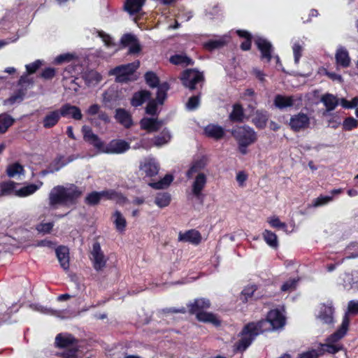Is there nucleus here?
Wrapping results in <instances>:
<instances>
[{
	"label": "nucleus",
	"instance_id": "nucleus-1",
	"mask_svg": "<svg viewBox=\"0 0 358 358\" xmlns=\"http://www.w3.org/2000/svg\"><path fill=\"white\" fill-rule=\"evenodd\" d=\"M286 324V317L278 308L271 309L266 319L246 324L238 334L240 338L234 345V351L243 352L252 344L256 337L266 331L282 329Z\"/></svg>",
	"mask_w": 358,
	"mask_h": 358
},
{
	"label": "nucleus",
	"instance_id": "nucleus-2",
	"mask_svg": "<svg viewBox=\"0 0 358 358\" xmlns=\"http://www.w3.org/2000/svg\"><path fill=\"white\" fill-rule=\"evenodd\" d=\"M83 192L80 187L75 184L55 186L48 195V204L51 208L55 209L58 206L70 207L76 206Z\"/></svg>",
	"mask_w": 358,
	"mask_h": 358
},
{
	"label": "nucleus",
	"instance_id": "nucleus-3",
	"mask_svg": "<svg viewBox=\"0 0 358 358\" xmlns=\"http://www.w3.org/2000/svg\"><path fill=\"white\" fill-rule=\"evenodd\" d=\"M231 134L237 142L238 152L243 155L248 154V148L257 141V132L248 125L233 129Z\"/></svg>",
	"mask_w": 358,
	"mask_h": 358
},
{
	"label": "nucleus",
	"instance_id": "nucleus-4",
	"mask_svg": "<svg viewBox=\"0 0 358 358\" xmlns=\"http://www.w3.org/2000/svg\"><path fill=\"white\" fill-rule=\"evenodd\" d=\"M104 198L106 200L115 201L117 203H124L127 199L121 192H117L115 189H105L101 192L92 191L87 194L85 198V203L90 206L98 205L101 199Z\"/></svg>",
	"mask_w": 358,
	"mask_h": 358
},
{
	"label": "nucleus",
	"instance_id": "nucleus-5",
	"mask_svg": "<svg viewBox=\"0 0 358 358\" xmlns=\"http://www.w3.org/2000/svg\"><path fill=\"white\" fill-rule=\"evenodd\" d=\"M139 64L140 62L137 61L117 66L109 71V75L115 76V81L117 83H127L129 81L136 80V78H132L131 76L138 69Z\"/></svg>",
	"mask_w": 358,
	"mask_h": 358
},
{
	"label": "nucleus",
	"instance_id": "nucleus-6",
	"mask_svg": "<svg viewBox=\"0 0 358 358\" xmlns=\"http://www.w3.org/2000/svg\"><path fill=\"white\" fill-rule=\"evenodd\" d=\"M182 84L190 91L196 89V85L204 80L202 72L195 69H188L183 71L180 77Z\"/></svg>",
	"mask_w": 358,
	"mask_h": 358
},
{
	"label": "nucleus",
	"instance_id": "nucleus-7",
	"mask_svg": "<svg viewBox=\"0 0 358 358\" xmlns=\"http://www.w3.org/2000/svg\"><path fill=\"white\" fill-rule=\"evenodd\" d=\"M289 125L293 131L299 132L309 127L310 118L306 114L301 112L290 117Z\"/></svg>",
	"mask_w": 358,
	"mask_h": 358
},
{
	"label": "nucleus",
	"instance_id": "nucleus-8",
	"mask_svg": "<svg viewBox=\"0 0 358 358\" xmlns=\"http://www.w3.org/2000/svg\"><path fill=\"white\" fill-rule=\"evenodd\" d=\"M78 339L69 333H60L55 337V346L60 349L70 348L78 346Z\"/></svg>",
	"mask_w": 358,
	"mask_h": 358
},
{
	"label": "nucleus",
	"instance_id": "nucleus-9",
	"mask_svg": "<svg viewBox=\"0 0 358 358\" xmlns=\"http://www.w3.org/2000/svg\"><path fill=\"white\" fill-rule=\"evenodd\" d=\"M130 148L128 142L122 139H113L104 146L102 152L108 154H120L127 151Z\"/></svg>",
	"mask_w": 358,
	"mask_h": 358
},
{
	"label": "nucleus",
	"instance_id": "nucleus-10",
	"mask_svg": "<svg viewBox=\"0 0 358 358\" xmlns=\"http://www.w3.org/2000/svg\"><path fill=\"white\" fill-rule=\"evenodd\" d=\"M82 133L83 134V139L85 142L93 145L96 149L103 151L104 148V143L98 135L93 133L91 127L87 125L83 126Z\"/></svg>",
	"mask_w": 358,
	"mask_h": 358
},
{
	"label": "nucleus",
	"instance_id": "nucleus-11",
	"mask_svg": "<svg viewBox=\"0 0 358 358\" xmlns=\"http://www.w3.org/2000/svg\"><path fill=\"white\" fill-rule=\"evenodd\" d=\"M91 253L93 257L94 268L97 271L102 270L106 266V260L105 259V256L101 250L99 243H94Z\"/></svg>",
	"mask_w": 358,
	"mask_h": 358
},
{
	"label": "nucleus",
	"instance_id": "nucleus-12",
	"mask_svg": "<svg viewBox=\"0 0 358 358\" xmlns=\"http://www.w3.org/2000/svg\"><path fill=\"white\" fill-rule=\"evenodd\" d=\"M255 45L261 52L262 60H266L270 62L272 59V52L273 48L271 42L263 38H258L255 40Z\"/></svg>",
	"mask_w": 358,
	"mask_h": 358
},
{
	"label": "nucleus",
	"instance_id": "nucleus-13",
	"mask_svg": "<svg viewBox=\"0 0 358 358\" xmlns=\"http://www.w3.org/2000/svg\"><path fill=\"white\" fill-rule=\"evenodd\" d=\"M334 308L332 302L322 303L320 308L318 318L324 324H331L334 323Z\"/></svg>",
	"mask_w": 358,
	"mask_h": 358
},
{
	"label": "nucleus",
	"instance_id": "nucleus-14",
	"mask_svg": "<svg viewBox=\"0 0 358 358\" xmlns=\"http://www.w3.org/2000/svg\"><path fill=\"white\" fill-rule=\"evenodd\" d=\"M164 124L163 120L152 117H143L140 121L141 129L147 131L148 133L158 131Z\"/></svg>",
	"mask_w": 358,
	"mask_h": 358
},
{
	"label": "nucleus",
	"instance_id": "nucleus-15",
	"mask_svg": "<svg viewBox=\"0 0 358 358\" xmlns=\"http://www.w3.org/2000/svg\"><path fill=\"white\" fill-rule=\"evenodd\" d=\"M58 110L61 117H71L76 120H80L83 118L80 109L78 106H72L70 103L62 105Z\"/></svg>",
	"mask_w": 358,
	"mask_h": 358
},
{
	"label": "nucleus",
	"instance_id": "nucleus-16",
	"mask_svg": "<svg viewBox=\"0 0 358 358\" xmlns=\"http://www.w3.org/2000/svg\"><path fill=\"white\" fill-rule=\"evenodd\" d=\"M178 241L198 245L201 241V235L200 232L196 229H189L185 232L180 231L178 234Z\"/></svg>",
	"mask_w": 358,
	"mask_h": 358
},
{
	"label": "nucleus",
	"instance_id": "nucleus-17",
	"mask_svg": "<svg viewBox=\"0 0 358 358\" xmlns=\"http://www.w3.org/2000/svg\"><path fill=\"white\" fill-rule=\"evenodd\" d=\"M188 313L190 315H196L197 313L203 312V310L208 309L210 307V302L209 299L205 298H199L194 300L192 303L187 305Z\"/></svg>",
	"mask_w": 358,
	"mask_h": 358
},
{
	"label": "nucleus",
	"instance_id": "nucleus-18",
	"mask_svg": "<svg viewBox=\"0 0 358 358\" xmlns=\"http://www.w3.org/2000/svg\"><path fill=\"white\" fill-rule=\"evenodd\" d=\"M140 169L143 171L147 177H153L157 175L159 166L152 158L145 159L141 163Z\"/></svg>",
	"mask_w": 358,
	"mask_h": 358
},
{
	"label": "nucleus",
	"instance_id": "nucleus-19",
	"mask_svg": "<svg viewBox=\"0 0 358 358\" xmlns=\"http://www.w3.org/2000/svg\"><path fill=\"white\" fill-rule=\"evenodd\" d=\"M207 182V177L205 173H199L196 176L192 186V194L198 199L202 197V190L205 187Z\"/></svg>",
	"mask_w": 358,
	"mask_h": 358
},
{
	"label": "nucleus",
	"instance_id": "nucleus-20",
	"mask_svg": "<svg viewBox=\"0 0 358 358\" xmlns=\"http://www.w3.org/2000/svg\"><path fill=\"white\" fill-rule=\"evenodd\" d=\"M204 134L215 140H220L224 138L225 131L223 127L216 124H208L203 128Z\"/></svg>",
	"mask_w": 358,
	"mask_h": 358
},
{
	"label": "nucleus",
	"instance_id": "nucleus-21",
	"mask_svg": "<svg viewBox=\"0 0 358 358\" xmlns=\"http://www.w3.org/2000/svg\"><path fill=\"white\" fill-rule=\"evenodd\" d=\"M115 118L117 122L126 129H129L133 125L131 115L124 108H117L115 110Z\"/></svg>",
	"mask_w": 358,
	"mask_h": 358
},
{
	"label": "nucleus",
	"instance_id": "nucleus-22",
	"mask_svg": "<svg viewBox=\"0 0 358 358\" xmlns=\"http://www.w3.org/2000/svg\"><path fill=\"white\" fill-rule=\"evenodd\" d=\"M55 252L61 267L64 270L68 271L70 266L69 248L66 246L60 245L55 250Z\"/></svg>",
	"mask_w": 358,
	"mask_h": 358
},
{
	"label": "nucleus",
	"instance_id": "nucleus-23",
	"mask_svg": "<svg viewBox=\"0 0 358 358\" xmlns=\"http://www.w3.org/2000/svg\"><path fill=\"white\" fill-rule=\"evenodd\" d=\"M268 113L266 110H256L252 122L259 129H263L266 127L268 120Z\"/></svg>",
	"mask_w": 358,
	"mask_h": 358
},
{
	"label": "nucleus",
	"instance_id": "nucleus-24",
	"mask_svg": "<svg viewBox=\"0 0 358 358\" xmlns=\"http://www.w3.org/2000/svg\"><path fill=\"white\" fill-rule=\"evenodd\" d=\"M349 319L345 316L339 328L327 339L328 341L337 342L345 336L349 327Z\"/></svg>",
	"mask_w": 358,
	"mask_h": 358
},
{
	"label": "nucleus",
	"instance_id": "nucleus-25",
	"mask_svg": "<svg viewBox=\"0 0 358 358\" xmlns=\"http://www.w3.org/2000/svg\"><path fill=\"white\" fill-rule=\"evenodd\" d=\"M61 116L58 110L48 113L42 120L43 127L45 129H51L57 124Z\"/></svg>",
	"mask_w": 358,
	"mask_h": 358
},
{
	"label": "nucleus",
	"instance_id": "nucleus-26",
	"mask_svg": "<svg viewBox=\"0 0 358 358\" xmlns=\"http://www.w3.org/2000/svg\"><path fill=\"white\" fill-rule=\"evenodd\" d=\"M245 113L243 106L239 103H236L232 106V110L229 115V119L231 122L241 123L244 121Z\"/></svg>",
	"mask_w": 358,
	"mask_h": 358
},
{
	"label": "nucleus",
	"instance_id": "nucleus-27",
	"mask_svg": "<svg viewBox=\"0 0 358 358\" xmlns=\"http://www.w3.org/2000/svg\"><path fill=\"white\" fill-rule=\"evenodd\" d=\"M145 1L146 0H126L124 10L130 15L137 14L142 10Z\"/></svg>",
	"mask_w": 358,
	"mask_h": 358
},
{
	"label": "nucleus",
	"instance_id": "nucleus-28",
	"mask_svg": "<svg viewBox=\"0 0 358 358\" xmlns=\"http://www.w3.org/2000/svg\"><path fill=\"white\" fill-rule=\"evenodd\" d=\"M273 103L276 108L282 110L287 107H292L294 104V99L292 96H285L282 94L275 95Z\"/></svg>",
	"mask_w": 358,
	"mask_h": 358
},
{
	"label": "nucleus",
	"instance_id": "nucleus-29",
	"mask_svg": "<svg viewBox=\"0 0 358 358\" xmlns=\"http://www.w3.org/2000/svg\"><path fill=\"white\" fill-rule=\"evenodd\" d=\"M206 166V159L204 156L192 162L189 169L186 173L188 178H192L193 176L203 170Z\"/></svg>",
	"mask_w": 358,
	"mask_h": 358
},
{
	"label": "nucleus",
	"instance_id": "nucleus-30",
	"mask_svg": "<svg viewBox=\"0 0 358 358\" xmlns=\"http://www.w3.org/2000/svg\"><path fill=\"white\" fill-rule=\"evenodd\" d=\"M151 96L150 92L148 90H141L135 92L131 99V105L134 107L142 106Z\"/></svg>",
	"mask_w": 358,
	"mask_h": 358
},
{
	"label": "nucleus",
	"instance_id": "nucleus-31",
	"mask_svg": "<svg viewBox=\"0 0 358 358\" xmlns=\"http://www.w3.org/2000/svg\"><path fill=\"white\" fill-rule=\"evenodd\" d=\"M196 318L199 322L211 323L216 327H218L221 324L220 320L213 313H208L205 311L199 312L197 313Z\"/></svg>",
	"mask_w": 358,
	"mask_h": 358
},
{
	"label": "nucleus",
	"instance_id": "nucleus-32",
	"mask_svg": "<svg viewBox=\"0 0 358 358\" xmlns=\"http://www.w3.org/2000/svg\"><path fill=\"white\" fill-rule=\"evenodd\" d=\"M258 286L255 284L245 286L241 291L239 299L243 303H246L253 299L255 292L257 290Z\"/></svg>",
	"mask_w": 358,
	"mask_h": 358
},
{
	"label": "nucleus",
	"instance_id": "nucleus-33",
	"mask_svg": "<svg viewBox=\"0 0 358 358\" xmlns=\"http://www.w3.org/2000/svg\"><path fill=\"white\" fill-rule=\"evenodd\" d=\"M337 64L347 68L350 64V58L346 49L341 48L336 51L335 55Z\"/></svg>",
	"mask_w": 358,
	"mask_h": 358
},
{
	"label": "nucleus",
	"instance_id": "nucleus-34",
	"mask_svg": "<svg viewBox=\"0 0 358 358\" xmlns=\"http://www.w3.org/2000/svg\"><path fill=\"white\" fill-rule=\"evenodd\" d=\"M321 101L324 103L327 111L334 110L339 104V99L331 94H325L321 98Z\"/></svg>",
	"mask_w": 358,
	"mask_h": 358
},
{
	"label": "nucleus",
	"instance_id": "nucleus-35",
	"mask_svg": "<svg viewBox=\"0 0 358 358\" xmlns=\"http://www.w3.org/2000/svg\"><path fill=\"white\" fill-rule=\"evenodd\" d=\"M171 201V194L169 192H159L156 194L155 203L159 208L168 206Z\"/></svg>",
	"mask_w": 358,
	"mask_h": 358
},
{
	"label": "nucleus",
	"instance_id": "nucleus-36",
	"mask_svg": "<svg viewBox=\"0 0 358 358\" xmlns=\"http://www.w3.org/2000/svg\"><path fill=\"white\" fill-rule=\"evenodd\" d=\"M262 236L265 242L272 248L276 249L279 244L277 235L268 229H265L262 233Z\"/></svg>",
	"mask_w": 358,
	"mask_h": 358
},
{
	"label": "nucleus",
	"instance_id": "nucleus-37",
	"mask_svg": "<svg viewBox=\"0 0 358 358\" xmlns=\"http://www.w3.org/2000/svg\"><path fill=\"white\" fill-rule=\"evenodd\" d=\"M15 122V120L7 113L0 115V134L6 133Z\"/></svg>",
	"mask_w": 358,
	"mask_h": 358
},
{
	"label": "nucleus",
	"instance_id": "nucleus-38",
	"mask_svg": "<svg viewBox=\"0 0 358 358\" xmlns=\"http://www.w3.org/2000/svg\"><path fill=\"white\" fill-rule=\"evenodd\" d=\"M328 342L329 343L327 344H320V347L317 348L319 351L322 352V355L327 352L334 355L342 349V346L341 345L331 343V341Z\"/></svg>",
	"mask_w": 358,
	"mask_h": 358
},
{
	"label": "nucleus",
	"instance_id": "nucleus-39",
	"mask_svg": "<svg viewBox=\"0 0 358 358\" xmlns=\"http://www.w3.org/2000/svg\"><path fill=\"white\" fill-rule=\"evenodd\" d=\"M115 218L114 224L117 231L119 232H123L125 231L127 227V221L122 214L119 210H115L113 215Z\"/></svg>",
	"mask_w": 358,
	"mask_h": 358
},
{
	"label": "nucleus",
	"instance_id": "nucleus-40",
	"mask_svg": "<svg viewBox=\"0 0 358 358\" xmlns=\"http://www.w3.org/2000/svg\"><path fill=\"white\" fill-rule=\"evenodd\" d=\"M173 180V176L166 174L162 179L157 182H150L149 185L155 189H161L168 187Z\"/></svg>",
	"mask_w": 358,
	"mask_h": 358
},
{
	"label": "nucleus",
	"instance_id": "nucleus-41",
	"mask_svg": "<svg viewBox=\"0 0 358 358\" xmlns=\"http://www.w3.org/2000/svg\"><path fill=\"white\" fill-rule=\"evenodd\" d=\"M170 62L175 65H193L194 61L186 55H175L171 57Z\"/></svg>",
	"mask_w": 358,
	"mask_h": 358
},
{
	"label": "nucleus",
	"instance_id": "nucleus-42",
	"mask_svg": "<svg viewBox=\"0 0 358 358\" xmlns=\"http://www.w3.org/2000/svg\"><path fill=\"white\" fill-rule=\"evenodd\" d=\"M38 186L35 184H29L20 188L18 190H15V195L19 197H25L29 196L37 191Z\"/></svg>",
	"mask_w": 358,
	"mask_h": 358
},
{
	"label": "nucleus",
	"instance_id": "nucleus-43",
	"mask_svg": "<svg viewBox=\"0 0 358 358\" xmlns=\"http://www.w3.org/2000/svg\"><path fill=\"white\" fill-rule=\"evenodd\" d=\"M169 90V85L164 82L161 83L157 87L156 100L159 104H163L167 96V91Z\"/></svg>",
	"mask_w": 358,
	"mask_h": 358
},
{
	"label": "nucleus",
	"instance_id": "nucleus-44",
	"mask_svg": "<svg viewBox=\"0 0 358 358\" xmlns=\"http://www.w3.org/2000/svg\"><path fill=\"white\" fill-rule=\"evenodd\" d=\"M171 134L167 129H164L159 135L155 136L154 144L161 146L168 143L171 139Z\"/></svg>",
	"mask_w": 358,
	"mask_h": 358
},
{
	"label": "nucleus",
	"instance_id": "nucleus-45",
	"mask_svg": "<svg viewBox=\"0 0 358 358\" xmlns=\"http://www.w3.org/2000/svg\"><path fill=\"white\" fill-rule=\"evenodd\" d=\"M17 183L14 181L3 182L0 184V189L1 195H10L15 194V188Z\"/></svg>",
	"mask_w": 358,
	"mask_h": 358
},
{
	"label": "nucleus",
	"instance_id": "nucleus-46",
	"mask_svg": "<svg viewBox=\"0 0 358 358\" xmlns=\"http://www.w3.org/2000/svg\"><path fill=\"white\" fill-rule=\"evenodd\" d=\"M145 80L148 85L151 88L158 87L159 84V79L157 74L153 71H148L145 74Z\"/></svg>",
	"mask_w": 358,
	"mask_h": 358
},
{
	"label": "nucleus",
	"instance_id": "nucleus-47",
	"mask_svg": "<svg viewBox=\"0 0 358 358\" xmlns=\"http://www.w3.org/2000/svg\"><path fill=\"white\" fill-rule=\"evenodd\" d=\"M117 98V93L113 91H106L103 94V102L106 107L112 108L113 103L116 102Z\"/></svg>",
	"mask_w": 358,
	"mask_h": 358
},
{
	"label": "nucleus",
	"instance_id": "nucleus-48",
	"mask_svg": "<svg viewBox=\"0 0 358 358\" xmlns=\"http://www.w3.org/2000/svg\"><path fill=\"white\" fill-rule=\"evenodd\" d=\"M25 95V92L22 89L18 90L15 92L13 95H11L9 98L3 101V104L7 105H13L17 101H21L23 100L24 96Z\"/></svg>",
	"mask_w": 358,
	"mask_h": 358
},
{
	"label": "nucleus",
	"instance_id": "nucleus-49",
	"mask_svg": "<svg viewBox=\"0 0 358 358\" xmlns=\"http://www.w3.org/2000/svg\"><path fill=\"white\" fill-rule=\"evenodd\" d=\"M23 171V166L17 162L10 164L6 169V173L10 178H13L17 174H20Z\"/></svg>",
	"mask_w": 358,
	"mask_h": 358
},
{
	"label": "nucleus",
	"instance_id": "nucleus-50",
	"mask_svg": "<svg viewBox=\"0 0 358 358\" xmlns=\"http://www.w3.org/2000/svg\"><path fill=\"white\" fill-rule=\"evenodd\" d=\"M342 127L343 130L344 131H352V129L357 128L358 121L353 117H348L343 120Z\"/></svg>",
	"mask_w": 358,
	"mask_h": 358
},
{
	"label": "nucleus",
	"instance_id": "nucleus-51",
	"mask_svg": "<svg viewBox=\"0 0 358 358\" xmlns=\"http://www.w3.org/2000/svg\"><path fill=\"white\" fill-rule=\"evenodd\" d=\"M78 346L66 348L62 352H59L57 355L61 358H78Z\"/></svg>",
	"mask_w": 358,
	"mask_h": 358
},
{
	"label": "nucleus",
	"instance_id": "nucleus-52",
	"mask_svg": "<svg viewBox=\"0 0 358 358\" xmlns=\"http://www.w3.org/2000/svg\"><path fill=\"white\" fill-rule=\"evenodd\" d=\"M321 356H322V352L318 349H310L298 354L296 358H319Z\"/></svg>",
	"mask_w": 358,
	"mask_h": 358
},
{
	"label": "nucleus",
	"instance_id": "nucleus-53",
	"mask_svg": "<svg viewBox=\"0 0 358 358\" xmlns=\"http://www.w3.org/2000/svg\"><path fill=\"white\" fill-rule=\"evenodd\" d=\"M73 161V158L69 157L67 160H66L64 156L57 157L53 162L54 164V171H58L60 169L68 164L69 162Z\"/></svg>",
	"mask_w": 358,
	"mask_h": 358
},
{
	"label": "nucleus",
	"instance_id": "nucleus-54",
	"mask_svg": "<svg viewBox=\"0 0 358 358\" xmlns=\"http://www.w3.org/2000/svg\"><path fill=\"white\" fill-rule=\"evenodd\" d=\"M101 120L104 124H108L110 122V119L108 116V115L105 111H100L98 113L97 117H94L90 120L91 123L94 126H99L98 121Z\"/></svg>",
	"mask_w": 358,
	"mask_h": 358
},
{
	"label": "nucleus",
	"instance_id": "nucleus-55",
	"mask_svg": "<svg viewBox=\"0 0 358 358\" xmlns=\"http://www.w3.org/2000/svg\"><path fill=\"white\" fill-rule=\"evenodd\" d=\"M297 283L298 280L295 278L289 279L282 285L280 290L283 292L294 290L296 288Z\"/></svg>",
	"mask_w": 358,
	"mask_h": 358
},
{
	"label": "nucleus",
	"instance_id": "nucleus-56",
	"mask_svg": "<svg viewBox=\"0 0 358 358\" xmlns=\"http://www.w3.org/2000/svg\"><path fill=\"white\" fill-rule=\"evenodd\" d=\"M224 45V41L222 40H210L206 42L204 47L208 50H213Z\"/></svg>",
	"mask_w": 358,
	"mask_h": 358
},
{
	"label": "nucleus",
	"instance_id": "nucleus-57",
	"mask_svg": "<svg viewBox=\"0 0 358 358\" xmlns=\"http://www.w3.org/2000/svg\"><path fill=\"white\" fill-rule=\"evenodd\" d=\"M267 222L273 228L285 229L287 227V224L285 222H282L276 216L269 217Z\"/></svg>",
	"mask_w": 358,
	"mask_h": 358
},
{
	"label": "nucleus",
	"instance_id": "nucleus-58",
	"mask_svg": "<svg viewBox=\"0 0 358 358\" xmlns=\"http://www.w3.org/2000/svg\"><path fill=\"white\" fill-rule=\"evenodd\" d=\"M340 104L344 108H353L358 106V96L354 97L351 101H348L345 98H342L340 100Z\"/></svg>",
	"mask_w": 358,
	"mask_h": 358
},
{
	"label": "nucleus",
	"instance_id": "nucleus-59",
	"mask_svg": "<svg viewBox=\"0 0 358 358\" xmlns=\"http://www.w3.org/2000/svg\"><path fill=\"white\" fill-rule=\"evenodd\" d=\"M294 62L296 64L299 63L301 57L302 56L303 47L300 43H294L292 46Z\"/></svg>",
	"mask_w": 358,
	"mask_h": 358
},
{
	"label": "nucleus",
	"instance_id": "nucleus-60",
	"mask_svg": "<svg viewBox=\"0 0 358 358\" xmlns=\"http://www.w3.org/2000/svg\"><path fill=\"white\" fill-rule=\"evenodd\" d=\"M74 59V55L71 53H65L58 55L55 59L56 64H61L64 62H69Z\"/></svg>",
	"mask_w": 358,
	"mask_h": 358
},
{
	"label": "nucleus",
	"instance_id": "nucleus-61",
	"mask_svg": "<svg viewBox=\"0 0 358 358\" xmlns=\"http://www.w3.org/2000/svg\"><path fill=\"white\" fill-rule=\"evenodd\" d=\"M136 37L131 34H124L120 39V43L123 47L129 46L132 43L136 42Z\"/></svg>",
	"mask_w": 358,
	"mask_h": 358
},
{
	"label": "nucleus",
	"instance_id": "nucleus-62",
	"mask_svg": "<svg viewBox=\"0 0 358 358\" xmlns=\"http://www.w3.org/2000/svg\"><path fill=\"white\" fill-rule=\"evenodd\" d=\"M56 75L55 68L48 67L44 69L40 74L41 78L44 80H52Z\"/></svg>",
	"mask_w": 358,
	"mask_h": 358
},
{
	"label": "nucleus",
	"instance_id": "nucleus-63",
	"mask_svg": "<svg viewBox=\"0 0 358 358\" xmlns=\"http://www.w3.org/2000/svg\"><path fill=\"white\" fill-rule=\"evenodd\" d=\"M42 62L39 59L36 60L35 62L27 64L25 66L27 74H33L36 72V71L41 66Z\"/></svg>",
	"mask_w": 358,
	"mask_h": 358
},
{
	"label": "nucleus",
	"instance_id": "nucleus-64",
	"mask_svg": "<svg viewBox=\"0 0 358 358\" xmlns=\"http://www.w3.org/2000/svg\"><path fill=\"white\" fill-rule=\"evenodd\" d=\"M53 222H41L36 227V230L43 234H50L53 228Z\"/></svg>",
	"mask_w": 358,
	"mask_h": 358
}]
</instances>
